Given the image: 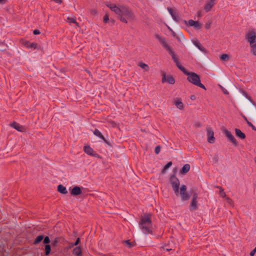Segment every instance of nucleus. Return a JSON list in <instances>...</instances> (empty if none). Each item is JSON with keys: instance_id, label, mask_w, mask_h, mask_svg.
Wrapping results in <instances>:
<instances>
[{"instance_id": "7", "label": "nucleus", "mask_w": 256, "mask_h": 256, "mask_svg": "<svg viewBox=\"0 0 256 256\" xmlns=\"http://www.w3.org/2000/svg\"><path fill=\"white\" fill-rule=\"evenodd\" d=\"M246 39L250 46L256 44V35L254 32L250 31L246 35Z\"/></svg>"}, {"instance_id": "25", "label": "nucleus", "mask_w": 256, "mask_h": 256, "mask_svg": "<svg viewBox=\"0 0 256 256\" xmlns=\"http://www.w3.org/2000/svg\"><path fill=\"white\" fill-rule=\"evenodd\" d=\"M178 41L180 42H182L184 40V38L183 34L181 32H179L178 33V34L176 38Z\"/></svg>"}, {"instance_id": "43", "label": "nucleus", "mask_w": 256, "mask_h": 256, "mask_svg": "<svg viewBox=\"0 0 256 256\" xmlns=\"http://www.w3.org/2000/svg\"><path fill=\"white\" fill-rule=\"evenodd\" d=\"M168 10L170 14L171 15V16H172V14H174L175 12H173L171 8H168Z\"/></svg>"}, {"instance_id": "44", "label": "nucleus", "mask_w": 256, "mask_h": 256, "mask_svg": "<svg viewBox=\"0 0 256 256\" xmlns=\"http://www.w3.org/2000/svg\"><path fill=\"white\" fill-rule=\"evenodd\" d=\"M213 161L215 163H216L218 162V156L217 155L214 156L213 158Z\"/></svg>"}, {"instance_id": "19", "label": "nucleus", "mask_w": 256, "mask_h": 256, "mask_svg": "<svg viewBox=\"0 0 256 256\" xmlns=\"http://www.w3.org/2000/svg\"><path fill=\"white\" fill-rule=\"evenodd\" d=\"M24 44L28 48L35 49L36 48V44L35 43H30L28 41L24 42Z\"/></svg>"}, {"instance_id": "21", "label": "nucleus", "mask_w": 256, "mask_h": 256, "mask_svg": "<svg viewBox=\"0 0 256 256\" xmlns=\"http://www.w3.org/2000/svg\"><path fill=\"white\" fill-rule=\"evenodd\" d=\"M58 190L62 194H66L68 192V191H67L66 187L64 186L62 184H60L58 186Z\"/></svg>"}, {"instance_id": "2", "label": "nucleus", "mask_w": 256, "mask_h": 256, "mask_svg": "<svg viewBox=\"0 0 256 256\" xmlns=\"http://www.w3.org/2000/svg\"><path fill=\"white\" fill-rule=\"evenodd\" d=\"M118 18L123 22L127 23L134 18L132 12L126 6H122V9L118 16Z\"/></svg>"}, {"instance_id": "47", "label": "nucleus", "mask_w": 256, "mask_h": 256, "mask_svg": "<svg viewBox=\"0 0 256 256\" xmlns=\"http://www.w3.org/2000/svg\"><path fill=\"white\" fill-rule=\"evenodd\" d=\"M34 34H40V32L38 30H34L33 32Z\"/></svg>"}, {"instance_id": "41", "label": "nucleus", "mask_w": 256, "mask_h": 256, "mask_svg": "<svg viewBox=\"0 0 256 256\" xmlns=\"http://www.w3.org/2000/svg\"><path fill=\"white\" fill-rule=\"evenodd\" d=\"M160 146H157L156 147L154 151L156 154H158L160 152Z\"/></svg>"}, {"instance_id": "5", "label": "nucleus", "mask_w": 256, "mask_h": 256, "mask_svg": "<svg viewBox=\"0 0 256 256\" xmlns=\"http://www.w3.org/2000/svg\"><path fill=\"white\" fill-rule=\"evenodd\" d=\"M179 194L181 197V200L182 202L188 200L190 198V194L186 192V186L184 184L180 186Z\"/></svg>"}, {"instance_id": "23", "label": "nucleus", "mask_w": 256, "mask_h": 256, "mask_svg": "<svg viewBox=\"0 0 256 256\" xmlns=\"http://www.w3.org/2000/svg\"><path fill=\"white\" fill-rule=\"evenodd\" d=\"M94 134L96 136H98L101 139H102V140H104V142H106V140H105V138L103 136L102 134L98 130H96V129L94 131Z\"/></svg>"}, {"instance_id": "48", "label": "nucleus", "mask_w": 256, "mask_h": 256, "mask_svg": "<svg viewBox=\"0 0 256 256\" xmlns=\"http://www.w3.org/2000/svg\"><path fill=\"white\" fill-rule=\"evenodd\" d=\"M79 242H80V238H78L76 240V242L72 244V246H77Z\"/></svg>"}, {"instance_id": "39", "label": "nucleus", "mask_w": 256, "mask_h": 256, "mask_svg": "<svg viewBox=\"0 0 256 256\" xmlns=\"http://www.w3.org/2000/svg\"><path fill=\"white\" fill-rule=\"evenodd\" d=\"M108 20H109L108 15L107 14H106L104 18V21L105 23H106V22H108Z\"/></svg>"}, {"instance_id": "10", "label": "nucleus", "mask_w": 256, "mask_h": 256, "mask_svg": "<svg viewBox=\"0 0 256 256\" xmlns=\"http://www.w3.org/2000/svg\"><path fill=\"white\" fill-rule=\"evenodd\" d=\"M214 133L210 128H207L208 140L210 143H213L214 141Z\"/></svg>"}, {"instance_id": "16", "label": "nucleus", "mask_w": 256, "mask_h": 256, "mask_svg": "<svg viewBox=\"0 0 256 256\" xmlns=\"http://www.w3.org/2000/svg\"><path fill=\"white\" fill-rule=\"evenodd\" d=\"M82 193V190L79 186H74L71 190V194L74 196H78Z\"/></svg>"}, {"instance_id": "31", "label": "nucleus", "mask_w": 256, "mask_h": 256, "mask_svg": "<svg viewBox=\"0 0 256 256\" xmlns=\"http://www.w3.org/2000/svg\"><path fill=\"white\" fill-rule=\"evenodd\" d=\"M138 66L144 69L145 71H148V66L147 64L144 63H140Z\"/></svg>"}, {"instance_id": "49", "label": "nucleus", "mask_w": 256, "mask_h": 256, "mask_svg": "<svg viewBox=\"0 0 256 256\" xmlns=\"http://www.w3.org/2000/svg\"><path fill=\"white\" fill-rule=\"evenodd\" d=\"M244 96H246L247 98H248V100H250V98L248 96V94L246 93V92H244L243 94Z\"/></svg>"}, {"instance_id": "51", "label": "nucleus", "mask_w": 256, "mask_h": 256, "mask_svg": "<svg viewBox=\"0 0 256 256\" xmlns=\"http://www.w3.org/2000/svg\"><path fill=\"white\" fill-rule=\"evenodd\" d=\"M197 14H198V16H199V17H200L202 16V14H201V12L200 11L198 12Z\"/></svg>"}, {"instance_id": "50", "label": "nucleus", "mask_w": 256, "mask_h": 256, "mask_svg": "<svg viewBox=\"0 0 256 256\" xmlns=\"http://www.w3.org/2000/svg\"><path fill=\"white\" fill-rule=\"evenodd\" d=\"M210 24H206V29H208V28H210Z\"/></svg>"}, {"instance_id": "15", "label": "nucleus", "mask_w": 256, "mask_h": 256, "mask_svg": "<svg viewBox=\"0 0 256 256\" xmlns=\"http://www.w3.org/2000/svg\"><path fill=\"white\" fill-rule=\"evenodd\" d=\"M188 24L191 26L194 27L196 29H199L201 27V24L196 21L190 20L188 21Z\"/></svg>"}, {"instance_id": "28", "label": "nucleus", "mask_w": 256, "mask_h": 256, "mask_svg": "<svg viewBox=\"0 0 256 256\" xmlns=\"http://www.w3.org/2000/svg\"><path fill=\"white\" fill-rule=\"evenodd\" d=\"M67 20L70 23L74 24L76 26H78V24L76 22V18L75 17H68Z\"/></svg>"}, {"instance_id": "52", "label": "nucleus", "mask_w": 256, "mask_h": 256, "mask_svg": "<svg viewBox=\"0 0 256 256\" xmlns=\"http://www.w3.org/2000/svg\"><path fill=\"white\" fill-rule=\"evenodd\" d=\"M190 98H191V100H195V99H196V96H194V95L191 96H190Z\"/></svg>"}, {"instance_id": "9", "label": "nucleus", "mask_w": 256, "mask_h": 256, "mask_svg": "<svg viewBox=\"0 0 256 256\" xmlns=\"http://www.w3.org/2000/svg\"><path fill=\"white\" fill-rule=\"evenodd\" d=\"M224 132L225 136L228 138V140L234 144V146H236L238 144V142L234 136L230 132L226 130H224Z\"/></svg>"}, {"instance_id": "58", "label": "nucleus", "mask_w": 256, "mask_h": 256, "mask_svg": "<svg viewBox=\"0 0 256 256\" xmlns=\"http://www.w3.org/2000/svg\"><path fill=\"white\" fill-rule=\"evenodd\" d=\"M254 162L256 164V158H254Z\"/></svg>"}, {"instance_id": "26", "label": "nucleus", "mask_w": 256, "mask_h": 256, "mask_svg": "<svg viewBox=\"0 0 256 256\" xmlns=\"http://www.w3.org/2000/svg\"><path fill=\"white\" fill-rule=\"evenodd\" d=\"M176 66L177 67L182 70L184 74L186 73V72L187 71L180 64L179 61H177L175 62Z\"/></svg>"}, {"instance_id": "11", "label": "nucleus", "mask_w": 256, "mask_h": 256, "mask_svg": "<svg viewBox=\"0 0 256 256\" xmlns=\"http://www.w3.org/2000/svg\"><path fill=\"white\" fill-rule=\"evenodd\" d=\"M155 37L157 40H159V42L162 44L163 46L166 50H168L170 48V46L167 44L166 40L164 37L158 34L155 35Z\"/></svg>"}, {"instance_id": "33", "label": "nucleus", "mask_w": 256, "mask_h": 256, "mask_svg": "<svg viewBox=\"0 0 256 256\" xmlns=\"http://www.w3.org/2000/svg\"><path fill=\"white\" fill-rule=\"evenodd\" d=\"M43 238H44L43 236H42V235L38 236H37V238L35 240L34 244H37L39 243L42 240Z\"/></svg>"}, {"instance_id": "27", "label": "nucleus", "mask_w": 256, "mask_h": 256, "mask_svg": "<svg viewBox=\"0 0 256 256\" xmlns=\"http://www.w3.org/2000/svg\"><path fill=\"white\" fill-rule=\"evenodd\" d=\"M73 253H74V254L77 255V256L80 255L81 253H82V250H81L80 247L78 246V247H76V248H74L73 250Z\"/></svg>"}, {"instance_id": "20", "label": "nucleus", "mask_w": 256, "mask_h": 256, "mask_svg": "<svg viewBox=\"0 0 256 256\" xmlns=\"http://www.w3.org/2000/svg\"><path fill=\"white\" fill-rule=\"evenodd\" d=\"M193 44L196 46L200 51L204 52L205 49L204 47L202 46L199 43V42L197 40H192Z\"/></svg>"}, {"instance_id": "12", "label": "nucleus", "mask_w": 256, "mask_h": 256, "mask_svg": "<svg viewBox=\"0 0 256 256\" xmlns=\"http://www.w3.org/2000/svg\"><path fill=\"white\" fill-rule=\"evenodd\" d=\"M167 82L170 84H174L175 82V80L174 78L171 76H166L165 74H163L162 78V82Z\"/></svg>"}, {"instance_id": "32", "label": "nucleus", "mask_w": 256, "mask_h": 256, "mask_svg": "<svg viewBox=\"0 0 256 256\" xmlns=\"http://www.w3.org/2000/svg\"><path fill=\"white\" fill-rule=\"evenodd\" d=\"M51 248L49 244H46L45 246V253L46 255H48L50 253Z\"/></svg>"}, {"instance_id": "6", "label": "nucleus", "mask_w": 256, "mask_h": 256, "mask_svg": "<svg viewBox=\"0 0 256 256\" xmlns=\"http://www.w3.org/2000/svg\"><path fill=\"white\" fill-rule=\"evenodd\" d=\"M198 199V194L196 192H194L192 196L191 202L190 206V210H194L198 208L197 205Z\"/></svg>"}, {"instance_id": "34", "label": "nucleus", "mask_w": 256, "mask_h": 256, "mask_svg": "<svg viewBox=\"0 0 256 256\" xmlns=\"http://www.w3.org/2000/svg\"><path fill=\"white\" fill-rule=\"evenodd\" d=\"M172 165V162H168L164 167L162 172L164 173L169 168H170Z\"/></svg>"}, {"instance_id": "42", "label": "nucleus", "mask_w": 256, "mask_h": 256, "mask_svg": "<svg viewBox=\"0 0 256 256\" xmlns=\"http://www.w3.org/2000/svg\"><path fill=\"white\" fill-rule=\"evenodd\" d=\"M168 28L171 31L172 36L174 38H176L178 34H176L174 32L170 27H168Z\"/></svg>"}, {"instance_id": "45", "label": "nucleus", "mask_w": 256, "mask_h": 256, "mask_svg": "<svg viewBox=\"0 0 256 256\" xmlns=\"http://www.w3.org/2000/svg\"><path fill=\"white\" fill-rule=\"evenodd\" d=\"M256 252V247L250 252V254L251 256H254Z\"/></svg>"}, {"instance_id": "4", "label": "nucleus", "mask_w": 256, "mask_h": 256, "mask_svg": "<svg viewBox=\"0 0 256 256\" xmlns=\"http://www.w3.org/2000/svg\"><path fill=\"white\" fill-rule=\"evenodd\" d=\"M170 182L176 195L178 196L179 194L180 187V182L178 179L174 176H172L170 178Z\"/></svg>"}, {"instance_id": "37", "label": "nucleus", "mask_w": 256, "mask_h": 256, "mask_svg": "<svg viewBox=\"0 0 256 256\" xmlns=\"http://www.w3.org/2000/svg\"><path fill=\"white\" fill-rule=\"evenodd\" d=\"M172 18L173 20L176 22H178V15L176 14V12H174V14H172Z\"/></svg>"}, {"instance_id": "17", "label": "nucleus", "mask_w": 256, "mask_h": 256, "mask_svg": "<svg viewBox=\"0 0 256 256\" xmlns=\"http://www.w3.org/2000/svg\"><path fill=\"white\" fill-rule=\"evenodd\" d=\"M166 50L170 54V56H172V58L174 62H176L178 60V58L176 57V55L175 54L174 52L172 50V49L170 47L169 48H168V50Z\"/></svg>"}, {"instance_id": "53", "label": "nucleus", "mask_w": 256, "mask_h": 256, "mask_svg": "<svg viewBox=\"0 0 256 256\" xmlns=\"http://www.w3.org/2000/svg\"><path fill=\"white\" fill-rule=\"evenodd\" d=\"M54 1L56 3H58V4H60L62 2V0H54Z\"/></svg>"}, {"instance_id": "56", "label": "nucleus", "mask_w": 256, "mask_h": 256, "mask_svg": "<svg viewBox=\"0 0 256 256\" xmlns=\"http://www.w3.org/2000/svg\"><path fill=\"white\" fill-rule=\"evenodd\" d=\"M220 194L222 196H223L224 193L222 192H220Z\"/></svg>"}, {"instance_id": "54", "label": "nucleus", "mask_w": 256, "mask_h": 256, "mask_svg": "<svg viewBox=\"0 0 256 256\" xmlns=\"http://www.w3.org/2000/svg\"><path fill=\"white\" fill-rule=\"evenodd\" d=\"M224 92L225 94H228V92H227V90H224Z\"/></svg>"}, {"instance_id": "1", "label": "nucleus", "mask_w": 256, "mask_h": 256, "mask_svg": "<svg viewBox=\"0 0 256 256\" xmlns=\"http://www.w3.org/2000/svg\"><path fill=\"white\" fill-rule=\"evenodd\" d=\"M139 228L144 234H150L152 232V224L150 214H144L140 218L138 224Z\"/></svg>"}, {"instance_id": "46", "label": "nucleus", "mask_w": 256, "mask_h": 256, "mask_svg": "<svg viewBox=\"0 0 256 256\" xmlns=\"http://www.w3.org/2000/svg\"><path fill=\"white\" fill-rule=\"evenodd\" d=\"M125 242L127 244L129 248H131L132 246V244L130 242L129 240H126Z\"/></svg>"}, {"instance_id": "3", "label": "nucleus", "mask_w": 256, "mask_h": 256, "mask_svg": "<svg viewBox=\"0 0 256 256\" xmlns=\"http://www.w3.org/2000/svg\"><path fill=\"white\" fill-rule=\"evenodd\" d=\"M184 74L188 76L187 80L188 82L204 90H206L204 86L200 82V78L196 74L193 72H188L186 71V73Z\"/></svg>"}, {"instance_id": "29", "label": "nucleus", "mask_w": 256, "mask_h": 256, "mask_svg": "<svg viewBox=\"0 0 256 256\" xmlns=\"http://www.w3.org/2000/svg\"><path fill=\"white\" fill-rule=\"evenodd\" d=\"M175 105L176 106V107L180 109V110H182V109L183 108V104L182 102L180 100H176V102H175Z\"/></svg>"}, {"instance_id": "55", "label": "nucleus", "mask_w": 256, "mask_h": 256, "mask_svg": "<svg viewBox=\"0 0 256 256\" xmlns=\"http://www.w3.org/2000/svg\"><path fill=\"white\" fill-rule=\"evenodd\" d=\"M92 12H94V14H96V10H93V11H92Z\"/></svg>"}, {"instance_id": "18", "label": "nucleus", "mask_w": 256, "mask_h": 256, "mask_svg": "<svg viewBox=\"0 0 256 256\" xmlns=\"http://www.w3.org/2000/svg\"><path fill=\"white\" fill-rule=\"evenodd\" d=\"M236 136L241 139H244L246 138V135L243 133L240 130L236 128Z\"/></svg>"}, {"instance_id": "35", "label": "nucleus", "mask_w": 256, "mask_h": 256, "mask_svg": "<svg viewBox=\"0 0 256 256\" xmlns=\"http://www.w3.org/2000/svg\"><path fill=\"white\" fill-rule=\"evenodd\" d=\"M244 120H245L246 122L248 124L252 127V130H256V128L255 127V126H254L249 121H248V120H247L246 118V117H244Z\"/></svg>"}, {"instance_id": "22", "label": "nucleus", "mask_w": 256, "mask_h": 256, "mask_svg": "<svg viewBox=\"0 0 256 256\" xmlns=\"http://www.w3.org/2000/svg\"><path fill=\"white\" fill-rule=\"evenodd\" d=\"M190 169V166L188 164H184L180 170V172L183 174L187 173Z\"/></svg>"}, {"instance_id": "30", "label": "nucleus", "mask_w": 256, "mask_h": 256, "mask_svg": "<svg viewBox=\"0 0 256 256\" xmlns=\"http://www.w3.org/2000/svg\"><path fill=\"white\" fill-rule=\"evenodd\" d=\"M250 51L253 55L256 56V44L250 45Z\"/></svg>"}, {"instance_id": "14", "label": "nucleus", "mask_w": 256, "mask_h": 256, "mask_svg": "<svg viewBox=\"0 0 256 256\" xmlns=\"http://www.w3.org/2000/svg\"><path fill=\"white\" fill-rule=\"evenodd\" d=\"M10 126L19 132H24L25 130V128L23 126L20 125L16 122H14L13 123L11 124Z\"/></svg>"}, {"instance_id": "57", "label": "nucleus", "mask_w": 256, "mask_h": 256, "mask_svg": "<svg viewBox=\"0 0 256 256\" xmlns=\"http://www.w3.org/2000/svg\"><path fill=\"white\" fill-rule=\"evenodd\" d=\"M0 3H1V4L3 3V0H0Z\"/></svg>"}, {"instance_id": "8", "label": "nucleus", "mask_w": 256, "mask_h": 256, "mask_svg": "<svg viewBox=\"0 0 256 256\" xmlns=\"http://www.w3.org/2000/svg\"><path fill=\"white\" fill-rule=\"evenodd\" d=\"M106 6L108 7L112 11L114 12L118 16H119L121 12V10L122 9V6L118 7L115 4L110 2H107L106 4Z\"/></svg>"}, {"instance_id": "24", "label": "nucleus", "mask_w": 256, "mask_h": 256, "mask_svg": "<svg viewBox=\"0 0 256 256\" xmlns=\"http://www.w3.org/2000/svg\"><path fill=\"white\" fill-rule=\"evenodd\" d=\"M84 150L86 153L90 155H92L93 150L90 146H85L84 147Z\"/></svg>"}, {"instance_id": "36", "label": "nucleus", "mask_w": 256, "mask_h": 256, "mask_svg": "<svg viewBox=\"0 0 256 256\" xmlns=\"http://www.w3.org/2000/svg\"><path fill=\"white\" fill-rule=\"evenodd\" d=\"M59 240H58V238H56L54 240L52 241V246H57L58 242Z\"/></svg>"}, {"instance_id": "40", "label": "nucleus", "mask_w": 256, "mask_h": 256, "mask_svg": "<svg viewBox=\"0 0 256 256\" xmlns=\"http://www.w3.org/2000/svg\"><path fill=\"white\" fill-rule=\"evenodd\" d=\"M50 242V238L48 236H46L44 238L43 242L44 244H48Z\"/></svg>"}, {"instance_id": "13", "label": "nucleus", "mask_w": 256, "mask_h": 256, "mask_svg": "<svg viewBox=\"0 0 256 256\" xmlns=\"http://www.w3.org/2000/svg\"><path fill=\"white\" fill-rule=\"evenodd\" d=\"M216 0H210L204 6V9L206 12H209L212 8L216 4Z\"/></svg>"}, {"instance_id": "38", "label": "nucleus", "mask_w": 256, "mask_h": 256, "mask_svg": "<svg viewBox=\"0 0 256 256\" xmlns=\"http://www.w3.org/2000/svg\"><path fill=\"white\" fill-rule=\"evenodd\" d=\"M220 58L224 60H227L228 58V56L226 54H223L221 56Z\"/></svg>"}]
</instances>
